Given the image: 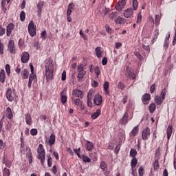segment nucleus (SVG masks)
<instances>
[{"mask_svg":"<svg viewBox=\"0 0 176 176\" xmlns=\"http://www.w3.org/2000/svg\"><path fill=\"white\" fill-rule=\"evenodd\" d=\"M45 67L46 80L49 82L53 79V74L54 72V64H53V60H52V59H47L45 60Z\"/></svg>","mask_w":176,"mask_h":176,"instance_id":"obj_1","label":"nucleus"},{"mask_svg":"<svg viewBox=\"0 0 176 176\" xmlns=\"http://www.w3.org/2000/svg\"><path fill=\"white\" fill-rule=\"evenodd\" d=\"M38 152V159L41 160V166H43L45 164V160L46 157V152L45 151V148H43V144H39L38 147L37 148Z\"/></svg>","mask_w":176,"mask_h":176,"instance_id":"obj_2","label":"nucleus"},{"mask_svg":"<svg viewBox=\"0 0 176 176\" xmlns=\"http://www.w3.org/2000/svg\"><path fill=\"white\" fill-rule=\"evenodd\" d=\"M6 97L10 102H13L16 98H17V94H16L15 90H12V89L8 88L6 93Z\"/></svg>","mask_w":176,"mask_h":176,"instance_id":"obj_3","label":"nucleus"},{"mask_svg":"<svg viewBox=\"0 0 176 176\" xmlns=\"http://www.w3.org/2000/svg\"><path fill=\"white\" fill-rule=\"evenodd\" d=\"M77 79L78 82H82L85 75H86V70H85V66L83 65H79L77 67Z\"/></svg>","mask_w":176,"mask_h":176,"instance_id":"obj_4","label":"nucleus"},{"mask_svg":"<svg viewBox=\"0 0 176 176\" xmlns=\"http://www.w3.org/2000/svg\"><path fill=\"white\" fill-rule=\"evenodd\" d=\"M28 31L30 36L34 37L36 35V29L35 28V23L34 21H30L28 25Z\"/></svg>","mask_w":176,"mask_h":176,"instance_id":"obj_5","label":"nucleus"},{"mask_svg":"<svg viewBox=\"0 0 176 176\" xmlns=\"http://www.w3.org/2000/svg\"><path fill=\"white\" fill-rule=\"evenodd\" d=\"M8 50L11 54H16V47H14V41L13 40L9 41Z\"/></svg>","mask_w":176,"mask_h":176,"instance_id":"obj_6","label":"nucleus"},{"mask_svg":"<svg viewBox=\"0 0 176 176\" xmlns=\"http://www.w3.org/2000/svg\"><path fill=\"white\" fill-rule=\"evenodd\" d=\"M137 164H138V160H137L135 157H133L131 161V170L132 174H134L137 171Z\"/></svg>","mask_w":176,"mask_h":176,"instance_id":"obj_7","label":"nucleus"},{"mask_svg":"<svg viewBox=\"0 0 176 176\" xmlns=\"http://www.w3.org/2000/svg\"><path fill=\"white\" fill-rule=\"evenodd\" d=\"M151 136V129L148 127L145 128L142 133V140H148L149 137Z\"/></svg>","mask_w":176,"mask_h":176,"instance_id":"obj_8","label":"nucleus"},{"mask_svg":"<svg viewBox=\"0 0 176 176\" xmlns=\"http://www.w3.org/2000/svg\"><path fill=\"white\" fill-rule=\"evenodd\" d=\"M45 6V3L42 1H40L37 4V16L41 17L42 16V9Z\"/></svg>","mask_w":176,"mask_h":176,"instance_id":"obj_9","label":"nucleus"},{"mask_svg":"<svg viewBox=\"0 0 176 176\" xmlns=\"http://www.w3.org/2000/svg\"><path fill=\"white\" fill-rule=\"evenodd\" d=\"M28 60H30V54L27 52H23L21 58V63L25 64V63H28Z\"/></svg>","mask_w":176,"mask_h":176,"instance_id":"obj_10","label":"nucleus"},{"mask_svg":"<svg viewBox=\"0 0 176 176\" xmlns=\"http://www.w3.org/2000/svg\"><path fill=\"white\" fill-rule=\"evenodd\" d=\"M125 75L127 78H130V79H135V74H134V72L129 67H126Z\"/></svg>","mask_w":176,"mask_h":176,"instance_id":"obj_11","label":"nucleus"},{"mask_svg":"<svg viewBox=\"0 0 176 176\" xmlns=\"http://www.w3.org/2000/svg\"><path fill=\"white\" fill-rule=\"evenodd\" d=\"M94 102L96 105H101L102 103V96L100 95H96L94 99Z\"/></svg>","mask_w":176,"mask_h":176,"instance_id":"obj_12","label":"nucleus"},{"mask_svg":"<svg viewBox=\"0 0 176 176\" xmlns=\"http://www.w3.org/2000/svg\"><path fill=\"white\" fill-rule=\"evenodd\" d=\"M47 144H49L50 146L52 145H54V143L56 142V135L54 133H52L50 136V139L48 140H46Z\"/></svg>","mask_w":176,"mask_h":176,"instance_id":"obj_13","label":"nucleus"},{"mask_svg":"<svg viewBox=\"0 0 176 176\" xmlns=\"http://www.w3.org/2000/svg\"><path fill=\"white\" fill-rule=\"evenodd\" d=\"M129 122V113L126 111L120 121V124H127Z\"/></svg>","mask_w":176,"mask_h":176,"instance_id":"obj_14","label":"nucleus"},{"mask_svg":"<svg viewBox=\"0 0 176 176\" xmlns=\"http://www.w3.org/2000/svg\"><path fill=\"white\" fill-rule=\"evenodd\" d=\"M86 149L89 152H91L94 149V143L89 140H86Z\"/></svg>","mask_w":176,"mask_h":176,"instance_id":"obj_15","label":"nucleus"},{"mask_svg":"<svg viewBox=\"0 0 176 176\" xmlns=\"http://www.w3.org/2000/svg\"><path fill=\"white\" fill-rule=\"evenodd\" d=\"M142 100L144 105L149 104V102L148 101L151 100V95L149 94H145L144 95H143Z\"/></svg>","mask_w":176,"mask_h":176,"instance_id":"obj_16","label":"nucleus"},{"mask_svg":"<svg viewBox=\"0 0 176 176\" xmlns=\"http://www.w3.org/2000/svg\"><path fill=\"white\" fill-rule=\"evenodd\" d=\"M73 96L78 98H83V92L79 89H74L73 91Z\"/></svg>","mask_w":176,"mask_h":176,"instance_id":"obj_17","label":"nucleus"},{"mask_svg":"<svg viewBox=\"0 0 176 176\" xmlns=\"http://www.w3.org/2000/svg\"><path fill=\"white\" fill-rule=\"evenodd\" d=\"M124 16L126 19H129L133 16V9L128 8L124 12Z\"/></svg>","mask_w":176,"mask_h":176,"instance_id":"obj_18","label":"nucleus"},{"mask_svg":"<svg viewBox=\"0 0 176 176\" xmlns=\"http://www.w3.org/2000/svg\"><path fill=\"white\" fill-rule=\"evenodd\" d=\"M25 120L26 122V124H28V126H31V124H32V118H31V115H30V113L25 114Z\"/></svg>","mask_w":176,"mask_h":176,"instance_id":"obj_19","label":"nucleus"},{"mask_svg":"<svg viewBox=\"0 0 176 176\" xmlns=\"http://www.w3.org/2000/svg\"><path fill=\"white\" fill-rule=\"evenodd\" d=\"M13 28H14V25L13 23H10L7 26V36H10L12 34V31H13Z\"/></svg>","mask_w":176,"mask_h":176,"instance_id":"obj_20","label":"nucleus"},{"mask_svg":"<svg viewBox=\"0 0 176 176\" xmlns=\"http://www.w3.org/2000/svg\"><path fill=\"white\" fill-rule=\"evenodd\" d=\"M6 80V75L5 74V70L1 69L0 72V82L1 83H5Z\"/></svg>","mask_w":176,"mask_h":176,"instance_id":"obj_21","label":"nucleus"},{"mask_svg":"<svg viewBox=\"0 0 176 176\" xmlns=\"http://www.w3.org/2000/svg\"><path fill=\"white\" fill-rule=\"evenodd\" d=\"M10 2V0H1V10L4 13L6 12V3H9Z\"/></svg>","mask_w":176,"mask_h":176,"instance_id":"obj_22","label":"nucleus"},{"mask_svg":"<svg viewBox=\"0 0 176 176\" xmlns=\"http://www.w3.org/2000/svg\"><path fill=\"white\" fill-rule=\"evenodd\" d=\"M23 79H28L30 75L28 70L27 69H23L21 73Z\"/></svg>","mask_w":176,"mask_h":176,"instance_id":"obj_23","label":"nucleus"},{"mask_svg":"<svg viewBox=\"0 0 176 176\" xmlns=\"http://www.w3.org/2000/svg\"><path fill=\"white\" fill-rule=\"evenodd\" d=\"M166 134H167V138L168 140H170L171 138V135L173 134V126L171 125H169L166 130Z\"/></svg>","mask_w":176,"mask_h":176,"instance_id":"obj_24","label":"nucleus"},{"mask_svg":"<svg viewBox=\"0 0 176 176\" xmlns=\"http://www.w3.org/2000/svg\"><path fill=\"white\" fill-rule=\"evenodd\" d=\"M64 94H65V91H62L60 92V101L62 104H65V102H67V96Z\"/></svg>","mask_w":176,"mask_h":176,"instance_id":"obj_25","label":"nucleus"},{"mask_svg":"<svg viewBox=\"0 0 176 176\" xmlns=\"http://www.w3.org/2000/svg\"><path fill=\"white\" fill-rule=\"evenodd\" d=\"M95 52L98 58H101V57H102V52H101V47H96Z\"/></svg>","mask_w":176,"mask_h":176,"instance_id":"obj_26","label":"nucleus"},{"mask_svg":"<svg viewBox=\"0 0 176 176\" xmlns=\"http://www.w3.org/2000/svg\"><path fill=\"white\" fill-rule=\"evenodd\" d=\"M100 115H101V109H97L96 111L91 116V118L93 120L97 119Z\"/></svg>","mask_w":176,"mask_h":176,"instance_id":"obj_27","label":"nucleus"},{"mask_svg":"<svg viewBox=\"0 0 176 176\" xmlns=\"http://www.w3.org/2000/svg\"><path fill=\"white\" fill-rule=\"evenodd\" d=\"M6 112L8 119H13V113L12 112V109H10V107L6 109Z\"/></svg>","mask_w":176,"mask_h":176,"instance_id":"obj_28","label":"nucleus"},{"mask_svg":"<svg viewBox=\"0 0 176 176\" xmlns=\"http://www.w3.org/2000/svg\"><path fill=\"white\" fill-rule=\"evenodd\" d=\"M164 100H163L162 98H160L159 96H155V102L157 105H160Z\"/></svg>","mask_w":176,"mask_h":176,"instance_id":"obj_29","label":"nucleus"},{"mask_svg":"<svg viewBox=\"0 0 176 176\" xmlns=\"http://www.w3.org/2000/svg\"><path fill=\"white\" fill-rule=\"evenodd\" d=\"M138 134V126H135L130 133V135L132 137H135Z\"/></svg>","mask_w":176,"mask_h":176,"instance_id":"obj_30","label":"nucleus"},{"mask_svg":"<svg viewBox=\"0 0 176 176\" xmlns=\"http://www.w3.org/2000/svg\"><path fill=\"white\" fill-rule=\"evenodd\" d=\"M169 39H170V33H168V36L165 38V41L164 43V49H165V50H166V49L168 47Z\"/></svg>","mask_w":176,"mask_h":176,"instance_id":"obj_31","label":"nucleus"},{"mask_svg":"<svg viewBox=\"0 0 176 176\" xmlns=\"http://www.w3.org/2000/svg\"><path fill=\"white\" fill-rule=\"evenodd\" d=\"M126 22V19L118 16L116 20H115V23L116 24H124V23Z\"/></svg>","mask_w":176,"mask_h":176,"instance_id":"obj_32","label":"nucleus"},{"mask_svg":"<svg viewBox=\"0 0 176 176\" xmlns=\"http://www.w3.org/2000/svg\"><path fill=\"white\" fill-rule=\"evenodd\" d=\"M72 9H74V3H69L67 11V16H71L72 13Z\"/></svg>","mask_w":176,"mask_h":176,"instance_id":"obj_33","label":"nucleus"},{"mask_svg":"<svg viewBox=\"0 0 176 176\" xmlns=\"http://www.w3.org/2000/svg\"><path fill=\"white\" fill-rule=\"evenodd\" d=\"M148 109L150 111V113H153L156 110V104L155 103H151L148 106Z\"/></svg>","mask_w":176,"mask_h":176,"instance_id":"obj_34","label":"nucleus"},{"mask_svg":"<svg viewBox=\"0 0 176 176\" xmlns=\"http://www.w3.org/2000/svg\"><path fill=\"white\" fill-rule=\"evenodd\" d=\"M159 36V30L156 29L154 32V37L151 40V43H155L156 42V39H157V37Z\"/></svg>","mask_w":176,"mask_h":176,"instance_id":"obj_35","label":"nucleus"},{"mask_svg":"<svg viewBox=\"0 0 176 176\" xmlns=\"http://www.w3.org/2000/svg\"><path fill=\"white\" fill-rule=\"evenodd\" d=\"M103 87L105 93L109 94V91L108 90L109 89V82L108 81L104 82Z\"/></svg>","mask_w":176,"mask_h":176,"instance_id":"obj_36","label":"nucleus"},{"mask_svg":"<svg viewBox=\"0 0 176 176\" xmlns=\"http://www.w3.org/2000/svg\"><path fill=\"white\" fill-rule=\"evenodd\" d=\"M3 163L6 166V167H8L9 168L12 167V161H8L7 160H5V157H3Z\"/></svg>","mask_w":176,"mask_h":176,"instance_id":"obj_37","label":"nucleus"},{"mask_svg":"<svg viewBox=\"0 0 176 176\" xmlns=\"http://www.w3.org/2000/svg\"><path fill=\"white\" fill-rule=\"evenodd\" d=\"M153 169L155 170H159V168H160V166L159 165V160H155L153 164Z\"/></svg>","mask_w":176,"mask_h":176,"instance_id":"obj_38","label":"nucleus"},{"mask_svg":"<svg viewBox=\"0 0 176 176\" xmlns=\"http://www.w3.org/2000/svg\"><path fill=\"white\" fill-rule=\"evenodd\" d=\"M74 104L77 107H81V109H83V105H82V100H80V99L79 98L75 99Z\"/></svg>","mask_w":176,"mask_h":176,"instance_id":"obj_39","label":"nucleus"},{"mask_svg":"<svg viewBox=\"0 0 176 176\" xmlns=\"http://www.w3.org/2000/svg\"><path fill=\"white\" fill-rule=\"evenodd\" d=\"M167 93V90L166 89V88H164L160 94L161 96V98H162V100H164V98H166V94Z\"/></svg>","mask_w":176,"mask_h":176,"instance_id":"obj_40","label":"nucleus"},{"mask_svg":"<svg viewBox=\"0 0 176 176\" xmlns=\"http://www.w3.org/2000/svg\"><path fill=\"white\" fill-rule=\"evenodd\" d=\"M47 166L48 167H51L52 166V156H50V154L47 155Z\"/></svg>","mask_w":176,"mask_h":176,"instance_id":"obj_41","label":"nucleus"},{"mask_svg":"<svg viewBox=\"0 0 176 176\" xmlns=\"http://www.w3.org/2000/svg\"><path fill=\"white\" fill-rule=\"evenodd\" d=\"M29 80H30L32 82V80H34V82H36V74H34V73H32L30 75Z\"/></svg>","mask_w":176,"mask_h":176,"instance_id":"obj_42","label":"nucleus"},{"mask_svg":"<svg viewBox=\"0 0 176 176\" xmlns=\"http://www.w3.org/2000/svg\"><path fill=\"white\" fill-rule=\"evenodd\" d=\"M82 160H83L84 163H90V162H91L90 158L89 157H87V155H82Z\"/></svg>","mask_w":176,"mask_h":176,"instance_id":"obj_43","label":"nucleus"},{"mask_svg":"<svg viewBox=\"0 0 176 176\" xmlns=\"http://www.w3.org/2000/svg\"><path fill=\"white\" fill-rule=\"evenodd\" d=\"M19 17L21 21H24V20H25V12L24 11H21Z\"/></svg>","mask_w":176,"mask_h":176,"instance_id":"obj_44","label":"nucleus"},{"mask_svg":"<svg viewBox=\"0 0 176 176\" xmlns=\"http://www.w3.org/2000/svg\"><path fill=\"white\" fill-rule=\"evenodd\" d=\"M118 5L120 9H123V8L126 6V0H122L121 1H119Z\"/></svg>","mask_w":176,"mask_h":176,"instance_id":"obj_45","label":"nucleus"},{"mask_svg":"<svg viewBox=\"0 0 176 176\" xmlns=\"http://www.w3.org/2000/svg\"><path fill=\"white\" fill-rule=\"evenodd\" d=\"M3 174L5 176L10 175V170H9L8 168H4Z\"/></svg>","mask_w":176,"mask_h":176,"instance_id":"obj_46","label":"nucleus"},{"mask_svg":"<svg viewBox=\"0 0 176 176\" xmlns=\"http://www.w3.org/2000/svg\"><path fill=\"white\" fill-rule=\"evenodd\" d=\"M100 166L101 170H102L104 171V170H105V169L107 167V163H105V162H101Z\"/></svg>","mask_w":176,"mask_h":176,"instance_id":"obj_47","label":"nucleus"},{"mask_svg":"<svg viewBox=\"0 0 176 176\" xmlns=\"http://www.w3.org/2000/svg\"><path fill=\"white\" fill-rule=\"evenodd\" d=\"M133 8L135 10L138 9V1L137 0H133Z\"/></svg>","mask_w":176,"mask_h":176,"instance_id":"obj_48","label":"nucleus"},{"mask_svg":"<svg viewBox=\"0 0 176 176\" xmlns=\"http://www.w3.org/2000/svg\"><path fill=\"white\" fill-rule=\"evenodd\" d=\"M93 91L90 90L87 93V100H93Z\"/></svg>","mask_w":176,"mask_h":176,"instance_id":"obj_49","label":"nucleus"},{"mask_svg":"<svg viewBox=\"0 0 176 176\" xmlns=\"http://www.w3.org/2000/svg\"><path fill=\"white\" fill-rule=\"evenodd\" d=\"M130 156H131L133 157H135V156H137V151H135L134 149H131L130 151Z\"/></svg>","mask_w":176,"mask_h":176,"instance_id":"obj_50","label":"nucleus"},{"mask_svg":"<svg viewBox=\"0 0 176 176\" xmlns=\"http://www.w3.org/2000/svg\"><path fill=\"white\" fill-rule=\"evenodd\" d=\"M159 23H160V16L155 15V24H156V25H159Z\"/></svg>","mask_w":176,"mask_h":176,"instance_id":"obj_51","label":"nucleus"},{"mask_svg":"<svg viewBox=\"0 0 176 176\" xmlns=\"http://www.w3.org/2000/svg\"><path fill=\"white\" fill-rule=\"evenodd\" d=\"M105 29L107 32H108L109 34H112L113 32V30H112V28H110L109 25H105Z\"/></svg>","mask_w":176,"mask_h":176,"instance_id":"obj_52","label":"nucleus"},{"mask_svg":"<svg viewBox=\"0 0 176 176\" xmlns=\"http://www.w3.org/2000/svg\"><path fill=\"white\" fill-rule=\"evenodd\" d=\"M142 20V15H141V12H140L138 14V19H137V24H140V23H141Z\"/></svg>","mask_w":176,"mask_h":176,"instance_id":"obj_53","label":"nucleus"},{"mask_svg":"<svg viewBox=\"0 0 176 176\" xmlns=\"http://www.w3.org/2000/svg\"><path fill=\"white\" fill-rule=\"evenodd\" d=\"M6 71L7 75H10V65L9 64L6 65Z\"/></svg>","mask_w":176,"mask_h":176,"instance_id":"obj_54","label":"nucleus"},{"mask_svg":"<svg viewBox=\"0 0 176 176\" xmlns=\"http://www.w3.org/2000/svg\"><path fill=\"white\" fill-rule=\"evenodd\" d=\"M135 55L138 58V60H140V61H142V60H144L142 55L140 54V52H135Z\"/></svg>","mask_w":176,"mask_h":176,"instance_id":"obj_55","label":"nucleus"},{"mask_svg":"<svg viewBox=\"0 0 176 176\" xmlns=\"http://www.w3.org/2000/svg\"><path fill=\"white\" fill-rule=\"evenodd\" d=\"M31 135H36L38 134V130L36 129H32L30 130Z\"/></svg>","mask_w":176,"mask_h":176,"instance_id":"obj_56","label":"nucleus"},{"mask_svg":"<svg viewBox=\"0 0 176 176\" xmlns=\"http://www.w3.org/2000/svg\"><path fill=\"white\" fill-rule=\"evenodd\" d=\"M80 35L85 41H87V36L82 32V30H80Z\"/></svg>","mask_w":176,"mask_h":176,"instance_id":"obj_57","label":"nucleus"},{"mask_svg":"<svg viewBox=\"0 0 176 176\" xmlns=\"http://www.w3.org/2000/svg\"><path fill=\"white\" fill-rule=\"evenodd\" d=\"M95 74L96 75H97V76H99V75H100L101 72L100 71V67H95Z\"/></svg>","mask_w":176,"mask_h":176,"instance_id":"obj_58","label":"nucleus"},{"mask_svg":"<svg viewBox=\"0 0 176 176\" xmlns=\"http://www.w3.org/2000/svg\"><path fill=\"white\" fill-rule=\"evenodd\" d=\"M3 43H2V41L0 40V54H3Z\"/></svg>","mask_w":176,"mask_h":176,"instance_id":"obj_59","label":"nucleus"},{"mask_svg":"<svg viewBox=\"0 0 176 176\" xmlns=\"http://www.w3.org/2000/svg\"><path fill=\"white\" fill-rule=\"evenodd\" d=\"M142 47L144 50H146V52H150L151 51V47L149 45H142Z\"/></svg>","mask_w":176,"mask_h":176,"instance_id":"obj_60","label":"nucleus"},{"mask_svg":"<svg viewBox=\"0 0 176 176\" xmlns=\"http://www.w3.org/2000/svg\"><path fill=\"white\" fill-rule=\"evenodd\" d=\"M138 171H139V175H140V176L144 175V168H143L142 166H140V167L139 168Z\"/></svg>","mask_w":176,"mask_h":176,"instance_id":"obj_61","label":"nucleus"},{"mask_svg":"<svg viewBox=\"0 0 176 176\" xmlns=\"http://www.w3.org/2000/svg\"><path fill=\"white\" fill-rule=\"evenodd\" d=\"M118 89L123 90V89H124V85L123 83H122V82H119L118 83Z\"/></svg>","mask_w":176,"mask_h":176,"instance_id":"obj_62","label":"nucleus"},{"mask_svg":"<svg viewBox=\"0 0 176 176\" xmlns=\"http://www.w3.org/2000/svg\"><path fill=\"white\" fill-rule=\"evenodd\" d=\"M116 16H118L117 12H112V13L109 15V19H111V20H113V19H115V17H116Z\"/></svg>","mask_w":176,"mask_h":176,"instance_id":"obj_63","label":"nucleus"},{"mask_svg":"<svg viewBox=\"0 0 176 176\" xmlns=\"http://www.w3.org/2000/svg\"><path fill=\"white\" fill-rule=\"evenodd\" d=\"M62 80H65L67 79V72L65 71H63L62 73Z\"/></svg>","mask_w":176,"mask_h":176,"instance_id":"obj_64","label":"nucleus"}]
</instances>
